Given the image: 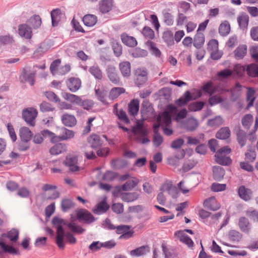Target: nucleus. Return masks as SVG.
I'll list each match as a JSON object with an SVG mask.
<instances>
[{"mask_svg":"<svg viewBox=\"0 0 258 258\" xmlns=\"http://www.w3.org/2000/svg\"><path fill=\"white\" fill-rule=\"evenodd\" d=\"M122 42L127 46L134 47L137 44L136 39L132 36H129L126 34H123L121 36Z\"/></svg>","mask_w":258,"mask_h":258,"instance_id":"obj_30","label":"nucleus"},{"mask_svg":"<svg viewBox=\"0 0 258 258\" xmlns=\"http://www.w3.org/2000/svg\"><path fill=\"white\" fill-rule=\"evenodd\" d=\"M248 19L249 18L247 15H242L238 18L237 21L241 29L244 30L247 28Z\"/></svg>","mask_w":258,"mask_h":258,"instance_id":"obj_52","label":"nucleus"},{"mask_svg":"<svg viewBox=\"0 0 258 258\" xmlns=\"http://www.w3.org/2000/svg\"><path fill=\"white\" fill-rule=\"evenodd\" d=\"M199 126V120L193 116H190L186 118L179 125L180 128L189 132L195 131Z\"/></svg>","mask_w":258,"mask_h":258,"instance_id":"obj_5","label":"nucleus"},{"mask_svg":"<svg viewBox=\"0 0 258 258\" xmlns=\"http://www.w3.org/2000/svg\"><path fill=\"white\" fill-rule=\"evenodd\" d=\"M181 154L180 157L175 156L174 157H171L168 159V163L169 164L172 166H177L179 165V159L182 158L185 155V152L182 150L181 152Z\"/></svg>","mask_w":258,"mask_h":258,"instance_id":"obj_47","label":"nucleus"},{"mask_svg":"<svg viewBox=\"0 0 258 258\" xmlns=\"http://www.w3.org/2000/svg\"><path fill=\"white\" fill-rule=\"evenodd\" d=\"M142 33L147 39H153L155 37L154 31L150 27L145 26L142 31Z\"/></svg>","mask_w":258,"mask_h":258,"instance_id":"obj_45","label":"nucleus"},{"mask_svg":"<svg viewBox=\"0 0 258 258\" xmlns=\"http://www.w3.org/2000/svg\"><path fill=\"white\" fill-rule=\"evenodd\" d=\"M64 225H63V226ZM65 225H67L72 232L77 234H82L85 231L84 229L73 222L67 223L66 222Z\"/></svg>","mask_w":258,"mask_h":258,"instance_id":"obj_38","label":"nucleus"},{"mask_svg":"<svg viewBox=\"0 0 258 258\" xmlns=\"http://www.w3.org/2000/svg\"><path fill=\"white\" fill-rule=\"evenodd\" d=\"M52 222L57 230L56 243L60 249H63L65 247L64 238L69 243L72 244L76 243L77 239L71 233H65L64 230L62 227L63 225L66 224L65 220L58 217H54Z\"/></svg>","mask_w":258,"mask_h":258,"instance_id":"obj_1","label":"nucleus"},{"mask_svg":"<svg viewBox=\"0 0 258 258\" xmlns=\"http://www.w3.org/2000/svg\"><path fill=\"white\" fill-rule=\"evenodd\" d=\"M18 31L19 34L22 37L29 39L32 37L31 29L26 24L19 25Z\"/></svg>","mask_w":258,"mask_h":258,"instance_id":"obj_16","label":"nucleus"},{"mask_svg":"<svg viewBox=\"0 0 258 258\" xmlns=\"http://www.w3.org/2000/svg\"><path fill=\"white\" fill-rule=\"evenodd\" d=\"M43 138H48L49 139L51 142H55L56 141V138L57 137L55 135V134L52 132L48 130H44L41 132Z\"/></svg>","mask_w":258,"mask_h":258,"instance_id":"obj_61","label":"nucleus"},{"mask_svg":"<svg viewBox=\"0 0 258 258\" xmlns=\"http://www.w3.org/2000/svg\"><path fill=\"white\" fill-rule=\"evenodd\" d=\"M74 136V133L73 131L64 128L62 130V134L58 138L60 140H67L73 138Z\"/></svg>","mask_w":258,"mask_h":258,"instance_id":"obj_50","label":"nucleus"},{"mask_svg":"<svg viewBox=\"0 0 258 258\" xmlns=\"http://www.w3.org/2000/svg\"><path fill=\"white\" fill-rule=\"evenodd\" d=\"M67 86L71 92H75L80 88L81 81L78 78H71L69 79Z\"/></svg>","mask_w":258,"mask_h":258,"instance_id":"obj_17","label":"nucleus"},{"mask_svg":"<svg viewBox=\"0 0 258 258\" xmlns=\"http://www.w3.org/2000/svg\"><path fill=\"white\" fill-rule=\"evenodd\" d=\"M205 42V36L203 33L197 32L194 37V45L197 48H201Z\"/></svg>","mask_w":258,"mask_h":258,"instance_id":"obj_34","label":"nucleus"},{"mask_svg":"<svg viewBox=\"0 0 258 258\" xmlns=\"http://www.w3.org/2000/svg\"><path fill=\"white\" fill-rule=\"evenodd\" d=\"M61 121L64 125L69 127L74 126L77 123V120L75 116L68 113L62 115Z\"/></svg>","mask_w":258,"mask_h":258,"instance_id":"obj_18","label":"nucleus"},{"mask_svg":"<svg viewBox=\"0 0 258 258\" xmlns=\"http://www.w3.org/2000/svg\"><path fill=\"white\" fill-rule=\"evenodd\" d=\"M174 235L188 247H191L193 246L194 242L192 240L184 233V231H176L175 232Z\"/></svg>","mask_w":258,"mask_h":258,"instance_id":"obj_9","label":"nucleus"},{"mask_svg":"<svg viewBox=\"0 0 258 258\" xmlns=\"http://www.w3.org/2000/svg\"><path fill=\"white\" fill-rule=\"evenodd\" d=\"M27 22L33 29L38 28L41 25V19L39 15H34L29 18Z\"/></svg>","mask_w":258,"mask_h":258,"instance_id":"obj_29","label":"nucleus"},{"mask_svg":"<svg viewBox=\"0 0 258 258\" xmlns=\"http://www.w3.org/2000/svg\"><path fill=\"white\" fill-rule=\"evenodd\" d=\"M146 44L149 49V50L151 51L152 54L154 55L157 57H159L160 56V51L155 46V44L153 42H152L150 40H148L146 42Z\"/></svg>","mask_w":258,"mask_h":258,"instance_id":"obj_46","label":"nucleus"},{"mask_svg":"<svg viewBox=\"0 0 258 258\" xmlns=\"http://www.w3.org/2000/svg\"><path fill=\"white\" fill-rule=\"evenodd\" d=\"M112 1H101L100 4L99 10L102 13L108 12L112 7Z\"/></svg>","mask_w":258,"mask_h":258,"instance_id":"obj_41","label":"nucleus"},{"mask_svg":"<svg viewBox=\"0 0 258 258\" xmlns=\"http://www.w3.org/2000/svg\"><path fill=\"white\" fill-rule=\"evenodd\" d=\"M9 253L10 254L16 253V250L11 246L6 244L0 241V253Z\"/></svg>","mask_w":258,"mask_h":258,"instance_id":"obj_40","label":"nucleus"},{"mask_svg":"<svg viewBox=\"0 0 258 258\" xmlns=\"http://www.w3.org/2000/svg\"><path fill=\"white\" fill-rule=\"evenodd\" d=\"M139 182L138 180L136 178H132L131 179L127 180L121 186V189L123 191H129L133 189L136 187Z\"/></svg>","mask_w":258,"mask_h":258,"instance_id":"obj_27","label":"nucleus"},{"mask_svg":"<svg viewBox=\"0 0 258 258\" xmlns=\"http://www.w3.org/2000/svg\"><path fill=\"white\" fill-rule=\"evenodd\" d=\"M242 237V235L236 230H230L228 233V238L232 241H238Z\"/></svg>","mask_w":258,"mask_h":258,"instance_id":"obj_57","label":"nucleus"},{"mask_svg":"<svg viewBox=\"0 0 258 258\" xmlns=\"http://www.w3.org/2000/svg\"><path fill=\"white\" fill-rule=\"evenodd\" d=\"M187 115V111L184 108L178 111L175 116V119L178 124L180 125L184 121Z\"/></svg>","mask_w":258,"mask_h":258,"instance_id":"obj_42","label":"nucleus"},{"mask_svg":"<svg viewBox=\"0 0 258 258\" xmlns=\"http://www.w3.org/2000/svg\"><path fill=\"white\" fill-rule=\"evenodd\" d=\"M238 193L240 198L245 201H249L252 196V190L249 188H246L243 185L239 187Z\"/></svg>","mask_w":258,"mask_h":258,"instance_id":"obj_12","label":"nucleus"},{"mask_svg":"<svg viewBox=\"0 0 258 258\" xmlns=\"http://www.w3.org/2000/svg\"><path fill=\"white\" fill-rule=\"evenodd\" d=\"M139 195L138 192H123L121 193L120 197L125 202H132L138 199Z\"/></svg>","mask_w":258,"mask_h":258,"instance_id":"obj_21","label":"nucleus"},{"mask_svg":"<svg viewBox=\"0 0 258 258\" xmlns=\"http://www.w3.org/2000/svg\"><path fill=\"white\" fill-rule=\"evenodd\" d=\"M161 190L163 191H168V194H171V191H176V187L172 185L171 181H166L164 183L161 187Z\"/></svg>","mask_w":258,"mask_h":258,"instance_id":"obj_54","label":"nucleus"},{"mask_svg":"<svg viewBox=\"0 0 258 258\" xmlns=\"http://www.w3.org/2000/svg\"><path fill=\"white\" fill-rule=\"evenodd\" d=\"M208 50L211 52L217 51L218 49V42L216 39L211 40L208 44Z\"/></svg>","mask_w":258,"mask_h":258,"instance_id":"obj_63","label":"nucleus"},{"mask_svg":"<svg viewBox=\"0 0 258 258\" xmlns=\"http://www.w3.org/2000/svg\"><path fill=\"white\" fill-rule=\"evenodd\" d=\"M119 68L122 76L128 77L131 75V64L128 61H123L119 64Z\"/></svg>","mask_w":258,"mask_h":258,"instance_id":"obj_28","label":"nucleus"},{"mask_svg":"<svg viewBox=\"0 0 258 258\" xmlns=\"http://www.w3.org/2000/svg\"><path fill=\"white\" fill-rule=\"evenodd\" d=\"M132 132L135 135H139L141 136H145L148 134L147 130L144 127L142 120L137 121L136 124L133 126Z\"/></svg>","mask_w":258,"mask_h":258,"instance_id":"obj_11","label":"nucleus"},{"mask_svg":"<svg viewBox=\"0 0 258 258\" xmlns=\"http://www.w3.org/2000/svg\"><path fill=\"white\" fill-rule=\"evenodd\" d=\"M130 228L129 226L122 225L116 227V233L119 234H122L119 237L120 239H127L132 236V234L128 231Z\"/></svg>","mask_w":258,"mask_h":258,"instance_id":"obj_15","label":"nucleus"},{"mask_svg":"<svg viewBox=\"0 0 258 258\" xmlns=\"http://www.w3.org/2000/svg\"><path fill=\"white\" fill-rule=\"evenodd\" d=\"M67 151L66 145L58 143L52 146L49 149V153L52 155H57Z\"/></svg>","mask_w":258,"mask_h":258,"instance_id":"obj_20","label":"nucleus"},{"mask_svg":"<svg viewBox=\"0 0 258 258\" xmlns=\"http://www.w3.org/2000/svg\"><path fill=\"white\" fill-rule=\"evenodd\" d=\"M37 114V111L35 108L29 107L23 109L22 117L27 124L34 126L35 125L36 118Z\"/></svg>","mask_w":258,"mask_h":258,"instance_id":"obj_3","label":"nucleus"},{"mask_svg":"<svg viewBox=\"0 0 258 258\" xmlns=\"http://www.w3.org/2000/svg\"><path fill=\"white\" fill-rule=\"evenodd\" d=\"M74 203L72 200L68 199H64L62 200L61 207L63 212H67L74 207Z\"/></svg>","mask_w":258,"mask_h":258,"instance_id":"obj_53","label":"nucleus"},{"mask_svg":"<svg viewBox=\"0 0 258 258\" xmlns=\"http://www.w3.org/2000/svg\"><path fill=\"white\" fill-rule=\"evenodd\" d=\"M204 104L201 101L192 102L188 105V109L191 111H199L203 108Z\"/></svg>","mask_w":258,"mask_h":258,"instance_id":"obj_60","label":"nucleus"},{"mask_svg":"<svg viewBox=\"0 0 258 258\" xmlns=\"http://www.w3.org/2000/svg\"><path fill=\"white\" fill-rule=\"evenodd\" d=\"M125 90L123 88L115 87L111 90L109 98L114 99L117 98L120 94L124 93Z\"/></svg>","mask_w":258,"mask_h":258,"instance_id":"obj_49","label":"nucleus"},{"mask_svg":"<svg viewBox=\"0 0 258 258\" xmlns=\"http://www.w3.org/2000/svg\"><path fill=\"white\" fill-rule=\"evenodd\" d=\"M224 120L221 116H217L208 120V124L212 127H217L223 124Z\"/></svg>","mask_w":258,"mask_h":258,"instance_id":"obj_44","label":"nucleus"},{"mask_svg":"<svg viewBox=\"0 0 258 258\" xmlns=\"http://www.w3.org/2000/svg\"><path fill=\"white\" fill-rule=\"evenodd\" d=\"M162 248L165 258H175L176 256L174 251L173 250L168 249L165 245L162 244Z\"/></svg>","mask_w":258,"mask_h":258,"instance_id":"obj_62","label":"nucleus"},{"mask_svg":"<svg viewBox=\"0 0 258 258\" xmlns=\"http://www.w3.org/2000/svg\"><path fill=\"white\" fill-rule=\"evenodd\" d=\"M230 136V131L228 127H222L216 133L217 138L221 140H225Z\"/></svg>","mask_w":258,"mask_h":258,"instance_id":"obj_32","label":"nucleus"},{"mask_svg":"<svg viewBox=\"0 0 258 258\" xmlns=\"http://www.w3.org/2000/svg\"><path fill=\"white\" fill-rule=\"evenodd\" d=\"M253 121V116L249 114L245 115L242 119V124L244 128L248 129Z\"/></svg>","mask_w":258,"mask_h":258,"instance_id":"obj_56","label":"nucleus"},{"mask_svg":"<svg viewBox=\"0 0 258 258\" xmlns=\"http://www.w3.org/2000/svg\"><path fill=\"white\" fill-rule=\"evenodd\" d=\"M109 208V206L105 201H102L96 205L95 207L93 209V212L96 214L100 215L105 213Z\"/></svg>","mask_w":258,"mask_h":258,"instance_id":"obj_23","label":"nucleus"},{"mask_svg":"<svg viewBox=\"0 0 258 258\" xmlns=\"http://www.w3.org/2000/svg\"><path fill=\"white\" fill-rule=\"evenodd\" d=\"M77 218L79 220L84 221L87 223H91L95 220L93 215L85 210L79 211L77 213Z\"/></svg>","mask_w":258,"mask_h":258,"instance_id":"obj_14","label":"nucleus"},{"mask_svg":"<svg viewBox=\"0 0 258 258\" xmlns=\"http://www.w3.org/2000/svg\"><path fill=\"white\" fill-rule=\"evenodd\" d=\"M163 39L168 45H172L174 43L173 34L170 31H166L163 34Z\"/></svg>","mask_w":258,"mask_h":258,"instance_id":"obj_48","label":"nucleus"},{"mask_svg":"<svg viewBox=\"0 0 258 258\" xmlns=\"http://www.w3.org/2000/svg\"><path fill=\"white\" fill-rule=\"evenodd\" d=\"M150 251V247L147 245H143L135 249L132 250L130 253L132 256L140 257L145 255Z\"/></svg>","mask_w":258,"mask_h":258,"instance_id":"obj_10","label":"nucleus"},{"mask_svg":"<svg viewBox=\"0 0 258 258\" xmlns=\"http://www.w3.org/2000/svg\"><path fill=\"white\" fill-rule=\"evenodd\" d=\"M239 226L240 230L244 233H248L250 231V224L248 219L245 217H241L239 218Z\"/></svg>","mask_w":258,"mask_h":258,"instance_id":"obj_22","label":"nucleus"},{"mask_svg":"<svg viewBox=\"0 0 258 258\" xmlns=\"http://www.w3.org/2000/svg\"><path fill=\"white\" fill-rule=\"evenodd\" d=\"M19 136L22 141L25 143L23 146L19 145V149L20 151H25L29 148L27 142L32 137V133L29 128L27 127H22L20 128Z\"/></svg>","mask_w":258,"mask_h":258,"instance_id":"obj_4","label":"nucleus"},{"mask_svg":"<svg viewBox=\"0 0 258 258\" xmlns=\"http://www.w3.org/2000/svg\"><path fill=\"white\" fill-rule=\"evenodd\" d=\"M147 54V51L140 48H136L132 52V55L135 58L145 57Z\"/></svg>","mask_w":258,"mask_h":258,"instance_id":"obj_55","label":"nucleus"},{"mask_svg":"<svg viewBox=\"0 0 258 258\" xmlns=\"http://www.w3.org/2000/svg\"><path fill=\"white\" fill-rule=\"evenodd\" d=\"M231 151L228 146L223 147L218 150L215 155L217 163L223 165H228L231 164L232 161L230 158L227 155Z\"/></svg>","mask_w":258,"mask_h":258,"instance_id":"obj_2","label":"nucleus"},{"mask_svg":"<svg viewBox=\"0 0 258 258\" xmlns=\"http://www.w3.org/2000/svg\"><path fill=\"white\" fill-rule=\"evenodd\" d=\"M128 113L130 115L135 116L137 114L139 110V101L134 99L131 101L128 106Z\"/></svg>","mask_w":258,"mask_h":258,"instance_id":"obj_24","label":"nucleus"},{"mask_svg":"<svg viewBox=\"0 0 258 258\" xmlns=\"http://www.w3.org/2000/svg\"><path fill=\"white\" fill-rule=\"evenodd\" d=\"M255 92L253 89L251 88H248L247 89L246 93V99L248 102L247 106V108H249L253 106L254 101L255 99Z\"/></svg>","mask_w":258,"mask_h":258,"instance_id":"obj_35","label":"nucleus"},{"mask_svg":"<svg viewBox=\"0 0 258 258\" xmlns=\"http://www.w3.org/2000/svg\"><path fill=\"white\" fill-rule=\"evenodd\" d=\"M204 206L209 210L214 211L218 210L220 208V204L217 202L214 197L206 199L204 203Z\"/></svg>","mask_w":258,"mask_h":258,"instance_id":"obj_13","label":"nucleus"},{"mask_svg":"<svg viewBox=\"0 0 258 258\" xmlns=\"http://www.w3.org/2000/svg\"><path fill=\"white\" fill-rule=\"evenodd\" d=\"M213 172L214 178L217 180H221L225 174L224 169L220 166H214L213 168Z\"/></svg>","mask_w":258,"mask_h":258,"instance_id":"obj_37","label":"nucleus"},{"mask_svg":"<svg viewBox=\"0 0 258 258\" xmlns=\"http://www.w3.org/2000/svg\"><path fill=\"white\" fill-rule=\"evenodd\" d=\"M141 111L143 120L147 119L153 115V108L148 100H145L143 101Z\"/></svg>","mask_w":258,"mask_h":258,"instance_id":"obj_7","label":"nucleus"},{"mask_svg":"<svg viewBox=\"0 0 258 258\" xmlns=\"http://www.w3.org/2000/svg\"><path fill=\"white\" fill-rule=\"evenodd\" d=\"M83 21L86 26L92 27L96 24L97 18L94 15L88 14L83 17Z\"/></svg>","mask_w":258,"mask_h":258,"instance_id":"obj_25","label":"nucleus"},{"mask_svg":"<svg viewBox=\"0 0 258 258\" xmlns=\"http://www.w3.org/2000/svg\"><path fill=\"white\" fill-rule=\"evenodd\" d=\"M77 162L78 160L76 157L68 156L64 163L71 171L75 172L80 170V167L77 165Z\"/></svg>","mask_w":258,"mask_h":258,"instance_id":"obj_8","label":"nucleus"},{"mask_svg":"<svg viewBox=\"0 0 258 258\" xmlns=\"http://www.w3.org/2000/svg\"><path fill=\"white\" fill-rule=\"evenodd\" d=\"M52 25L53 27L58 25L60 20V11L58 9L53 10L51 12Z\"/></svg>","mask_w":258,"mask_h":258,"instance_id":"obj_36","label":"nucleus"},{"mask_svg":"<svg viewBox=\"0 0 258 258\" xmlns=\"http://www.w3.org/2000/svg\"><path fill=\"white\" fill-rule=\"evenodd\" d=\"M88 141L91 147L93 148H97L102 146L103 141L100 137L97 135H92L88 139Z\"/></svg>","mask_w":258,"mask_h":258,"instance_id":"obj_19","label":"nucleus"},{"mask_svg":"<svg viewBox=\"0 0 258 258\" xmlns=\"http://www.w3.org/2000/svg\"><path fill=\"white\" fill-rule=\"evenodd\" d=\"M232 74V71L229 69H224L217 73V78L219 80H222L230 77Z\"/></svg>","mask_w":258,"mask_h":258,"instance_id":"obj_58","label":"nucleus"},{"mask_svg":"<svg viewBox=\"0 0 258 258\" xmlns=\"http://www.w3.org/2000/svg\"><path fill=\"white\" fill-rule=\"evenodd\" d=\"M35 73L31 72L28 68H24L21 72L19 79L23 83L28 82L31 85L34 83Z\"/></svg>","mask_w":258,"mask_h":258,"instance_id":"obj_6","label":"nucleus"},{"mask_svg":"<svg viewBox=\"0 0 258 258\" xmlns=\"http://www.w3.org/2000/svg\"><path fill=\"white\" fill-rule=\"evenodd\" d=\"M202 89L205 92L208 93L210 96L215 93V86L212 82H208L205 84L202 88Z\"/></svg>","mask_w":258,"mask_h":258,"instance_id":"obj_51","label":"nucleus"},{"mask_svg":"<svg viewBox=\"0 0 258 258\" xmlns=\"http://www.w3.org/2000/svg\"><path fill=\"white\" fill-rule=\"evenodd\" d=\"M230 31V26L229 22L227 21L223 22L219 26V33L221 36H225L227 35Z\"/></svg>","mask_w":258,"mask_h":258,"instance_id":"obj_33","label":"nucleus"},{"mask_svg":"<svg viewBox=\"0 0 258 258\" xmlns=\"http://www.w3.org/2000/svg\"><path fill=\"white\" fill-rule=\"evenodd\" d=\"M89 72L97 79L100 80L102 78V73L98 66L94 65L89 68Z\"/></svg>","mask_w":258,"mask_h":258,"instance_id":"obj_43","label":"nucleus"},{"mask_svg":"<svg viewBox=\"0 0 258 258\" xmlns=\"http://www.w3.org/2000/svg\"><path fill=\"white\" fill-rule=\"evenodd\" d=\"M163 142V137L159 133H156L154 135L153 144L154 147H158Z\"/></svg>","mask_w":258,"mask_h":258,"instance_id":"obj_64","label":"nucleus"},{"mask_svg":"<svg viewBox=\"0 0 258 258\" xmlns=\"http://www.w3.org/2000/svg\"><path fill=\"white\" fill-rule=\"evenodd\" d=\"M190 100V93L189 91H186L183 95L176 101V103L178 106H182L186 104Z\"/></svg>","mask_w":258,"mask_h":258,"instance_id":"obj_39","label":"nucleus"},{"mask_svg":"<svg viewBox=\"0 0 258 258\" xmlns=\"http://www.w3.org/2000/svg\"><path fill=\"white\" fill-rule=\"evenodd\" d=\"M246 52L247 46L245 45H241L236 48L234 51V54L237 59H240L244 57Z\"/></svg>","mask_w":258,"mask_h":258,"instance_id":"obj_26","label":"nucleus"},{"mask_svg":"<svg viewBox=\"0 0 258 258\" xmlns=\"http://www.w3.org/2000/svg\"><path fill=\"white\" fill-rule=\"evenodd\" d=\"M107 72L110 80L115 84L117 83L118 81V77L116 74L115 68L113 66H108Z\"/></svg>","mask_w":258,"mask_h":258,"instance_id":"obj_31","label":"nucleus"},{"mask_svg":"<svg viewBox=\"0 0 258 258\" xmlns=\"http://www.w3.org/2000/svg\"><path fill=\"white\" fill-rule=\"evenodd\" d=\"M237 139L241 147L244 146L246 144V135L242 130H239L237 133Z\"/></svg>","mask_w":258,"mask_h":258,"instance_id":"obj_59","label":"nucleus"}]
</instances>
